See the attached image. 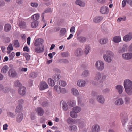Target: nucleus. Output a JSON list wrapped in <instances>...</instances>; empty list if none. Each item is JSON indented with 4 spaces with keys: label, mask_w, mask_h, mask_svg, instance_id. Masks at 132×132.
<instances>
[{
    "label": "nucleus",
    "mask_w": 132,
    "mask_h": 132,
    "mask_svg": "<svg viewBox=\"0 0 132 132\" xmlns=\"http://www.w3.org/2000/svg\"><path fill=\"white\" fill-rule=\"evenodd\" d=\"M77 84V85L79 87H83L85 86V82L84 80H78Z\"/></svg>",
    "instance_id": "obj_21"
},
{
    "label": "nucleus",
    "mask_w": 132,
    "mask_h": 132,
    "mask_svg": "<svg viewBox=\"0 0 132 132\" xmlns=\"http://www.w3.org/2000/svg\"><path fill=\"white\" fill-rule=\"evenodd\" d=\"M76 103V101L74 100H70L68 102L69 105L71 107H73L75 106Z\"/></svg>",
    "instance_id": "obj_36"
},
{
    "label": "nucleus",
    "mask_w": 132,
    "mask_h": 132,
    "mask_svg": "<svg viewBox=\"0 0 132 132\" xmlns=\"http://www.w3.org/2000/svg\"><path fill=\"white\" fill-rule=\"evenodd\" d=\"M7 50H9L12 51L13 50V47L12 44L10 43L7 48Z\"/></svg>",
    "instance_id": "obj_57"
},
{
    "label": "nucleus",
    "mask_w": 132,
    "mask_h": 132,
    "mask_svg": "<svg viewBox=\"0 0 132 132\" xmlns=\"http://www.w3.org/2000/svg\"><path fill=\"white\" fill-rule=\"evenodd\" d=\"M59 85L63 87H64L66 86L67 85L66 82L62 80H60L59 81Z\"/></svg>",
    "instance_id": "obj_54"
},
{
    "label": "nucleus",
    "mask_w": 132,
    "mask_h": 132,
    "mask_svg": "<svg viewBox=\"0 0 132 132\" xmlns=\"http://www.w3.org/2000/svg\"><path fill=\"white\" fill-rule=\"evenodd\" d=\"M75 28L74 26H72L70 29V32L71 33H74L75 32Z\"/></svg>",
    "instance_id": "obj_63"
},
{
    "label": "nucleus",
    "mask_w": 132,
    "mask_h": 132,
    "mask_svg": "<svg viewBox=\"0 0 132 132\" xmlns=\"http://www.w3.org/2000/svg\"><path fill=\"white\" fill-rule=\"evenodd\" d=\"M123 100L121 98H120L117 100L115 102V104L117 105H121L123 104Z\"/></svg>",
    "instance_id": "obj_20"
},
{
    "label": "nucleus",
    "mask_w": 132,
    "mask_h": 132,
    "mask_svg": "<svg viewBox=\"0 0 132 132\" xmlns=\"http://www.w3.org/2000/svg\"><path fill=\"white\" fill-rule=\"evenodd\" d=\"M48 82L49 85L51 86H53L55 85V83L53 80L51 78L48 79Z\"/></svg>",
    "instance_id": "obj_44"
},
{
    "label": "nucleus",
    "mask_w": 132,
    "mask_h": 132,
    "mask_svg": "<svg viewBox=\"0 0 132 132\" xmlns=\"http://www.w3.org/2000/svg\"><path fill=\"white\" fill-rule=\"evenodd\" d=\"M35 52L38 53H40L43 52L44 51V46L43 45H42L41 47H38L35 48Z\"/></svg>",
    "instance_id": "obj_22"
},
{
    "label": "nucleus",
    "mask_w": 132,
    "mask_h": 132,
    "mask_svg": "<svg viewBox=\"0 0 132 132\" xmlns=\"http://www.w3.org/2000/svg\"><path fill=\"white\" fill-rule=\"evenodd\" d=\"M75 3L76 4L78 5L84 7L85 5V3L83 2H82L80 0H76Z\"/></svg>",
    "instance_id": "obj_35"
},
{
    "label": "nucleus",
    "mask_w": 132,
    "mask_h": 132,
    "mask_svg": "<svg viewBox=\"0 0 132 132\" xmlns=\"http://www.w3.org/2000/svg\"><path fill=\"white\" fill-rule=\"evenodd\" d=\"M124 86L126 93L129 95L132 94V81L128 79L125 80Z\"/></svg>",
    "instance_id": "obj_1"
},
{
    "label": "nucleus",
    "mask_w": 132,
    "mask_h": 132,
    "mask_svg": "<svg viewBox=\"0 0 132 132\" xmlns=\"http://www.w3.org/2000/svg\"><path fill=\"white\" fill-rule=\"evenodd\" d=\"M96 69L98 70L102 71L104 69V65L103 62L101 61H97L95 64Z\"/></svg>",
    "instance_id": "obj_4"
},
{
    "label": "nucleus",
    "mask_w": 132,
    "mask_h": 132,
    "mask_svg": "<svg viewBox=\"0 0 132 132\" xmlns=\"http://www.w3.org/2000/svg\"><path fill=\"white\" fill-rule=\"evenodd\" d=\"M71 93L74 95L76 96L78 95L79 92L77 89L73 88L71 89Z\"/></svg>",
    "instance_id": "obj_38"
},
{
    "label": "nucleus",
    "mask_w": 132,
    "mask_h": 132,
    "mask_svg": "<svg viewBox=\"0 0 132 132\" xmlns=\"http://www.w3.org/2000/svg\"><path fill=\"white\" fill-rule=\"evenodd\" d=\"M97 101L101 103H103L105 99L101 95L98 96L97 98Z\"/></svg>",
    "instance_id": "obj_26"
},
{
    "label": "nucleus",
    "mask_w": 132,
    "mask_h": 132,
    "mask_svg": "<svg viewBox=\"0 0 132 132\" xmlns=\"http://www.w3.org/2000/svg\"><path fill=\"white\" fill-rule=\"evenodd\" d=\"M23 55L25 57L26 59L28 61L29 60L30 57L27 53H24L23 54Z\"/></svg>",
    "instance_id": "obj_51"
},
{
    "label": "nucleus",
    "mask_w": 132,
    "mask_h": 132,
    "mask_svg": "<svg viewBox=\"0 0 132 132\" xmlns=\"http://www.w3.org/2000/svg\"><path fill=\"white\" fill-rule=\"evenodd\" d=\"M35 111L38 115L42 116L44 113L43 109L41 107L37 108H36Z\"/></svg>",
    "instance_id": "obj_12"
},
{
    "label": "nucleus",
    "mask_w": 132,
    "mask_h": 132,
    "mask_svg": "<svg viewBox=\"0 0 132 132\" xmlns=\"http://www.w3.org/2000/svg\"><path fill=\"white\" fill-rule=\"evenodd\" d=\"M90 50V47L88 45L85 46L84 50V52L86 55H87L89 53Z\"/></svg>",
    "instance_id": "obj_32"
},
{
    "label": "nucleus",
    "mask_w": 132,
    "mask_h": 132,
    "mask_svg": "<svg viewBox=\"0 0 132 132\" xmlns=\"http://www.w3.org/2000/svg\"><path fill=\"white\" fill-rule=\"evenodd\" d=\"M48 86L47 84L45 82H42L40 83L39 86V89L41 90H43L48 88Z\"/></svg>",
    "instance_id": "obj_7"
},
{
    "label": "nucleus",
    "mask_w": 132,
    "mask_h": 132,
    "mask_svg": "<svg viewBox=\"0 0 132 132\" xmlns=\"http://www.w3.org/2000/svg\"><path fill=\"white\" fill-rule=\"evenodd\" d=\"M130 98L128 97H125L124 98L125 103L126 105H128L129 104L130 102Z\"/></svg>",
    "instance_id": "obj_34"
},
{
    "label": "nucleus",
    "mask_w": 132,
    "mask_h": 132,
    "mask_svg": "<svg viewBox=\"0 0 132 132\" xmlns=\"http://www.w3.org/2000/svg\"><path fill=\"white\" fill-rule=\"evenodd\" d=\"M14 46L15 48H18L20 46V44L18 40H15L13 41Z\"/></svg>",
    "instance_id": "obj_43"
},
{
    "label": "nucleus",
    "mask_w": 132,
    "mask_h": 132,
    "mask_svg": "<svg viewBox=\"0 0 132 132\" xmlns=\"http://www.w3.org/2000/svg\"><path fill=\"white\" fill-rule=\"evenodd\" d=\"M106 54H104L103 58L105 61L110 62L112 61L111 56L113 55V53L110 51H106Z\"/></svg>",
    "instance_id": "obj_2"
},
{
    "label": "nucleus",
    "mask_w": 132,
    "mask_h": 132,
    "mask_svg": "<svg viewBox=\"0 0 132 132\" xmlns=\"http://www.w3.org/2000/svg\"><path fill=\"white\" fill-rule=\"evenodd\" d=\"M31 5L34 7H36L38 6V4L37 3H31Z\"/></svg>",
    "instance_id": "obj_59"
},
{
    "label": "nucleus",
    "mask_w": 132,
    "mask_h": 132,
    "mask_svg": "<svg viewBox=\"0 0 132 132\" xmlns=\"http://www.w3.org/2000/svg\"><path fill=\"white\" fill-rule=\"evenodd\" d=\"M122 57L126 60L130 59L132 58V53H127L123 54L122 55Z\"/></svg>",
    "instance_id": "obj_11"
},
{
    "label": "nucleus",
    "mask_w": 132,
    "mask_h": 132,
    "mask_svg": "<svg viewBox=\"0 0 132 132\" xmlns=\"http://www.w3.org/2000/svg\"><path fill=\"white\" fill-rule=\"evenodd\" d=\"M39 16V14L38 13H37L34 14L32 16V17L33 18V19L34 20H35V21H36V20H38Z\"/></svg>",
    "instance_id": "obj_45"
},
{
    "label": "nucleus",
    "mask_w": 132,
    "mask_h": 132,
    "mask_svg": "<svg viewBox=\"0 0 132 132\" xmlns=\"http://www.w3.org/2000/svg\"><path fill=\"white\" fill-rule=\"evenodd\" d=\"M11 28V25L9 24H7L5 25L4 29L5 31L6 32L9 31Z\"/></svg>",
    "instance_id": "obj_25"
},
{
    "label": "nucleus",
    "mask_w": 132,
    "mask_h": 132,
    "mask_svg": "<svg viewBox=\"0 0 132 132\" xmlns=\"http://www.w3.org/2000/svg\"><path fill=\"white\" fill-rule=\"evenodd\" d=\"M107 76L106 75H102L101 78L100 80V82H103L106 79Z\"/></svg>",
    "instance_id": "obj_49"
},
{
    "label": "nucleus",
    "mask_w": 132,
    "mask_h": 132,
    "mask_svg": "<svg viewBox=\"0 0 132 132\" xmlns=\"http://www.w3.org/2000/svg\"><path fill=\"white\" fill-rule=\"evenodd\" d=\"M61 87L60 86L57 85H56L54 87V90L56 93L59 94L61 93Z\"/></svg>",
    "instance_id": "obj_23"
},
{
    "label": "nucleus",
    "mask_w": 132,
    "mask_h": 132,
    "mask_svg": "<svg viewBox=\"0 0 132 132\" xmlns=\"http://www.w3.org/2000/svg\"><path fill=\"white\" fill-rule=\"evenodd\" d=\"M7 115L8 116L11 117L12 118H14L15 116V115H14L13 113L10 112H9L7 113Z\"/></svg>",
    "instance_id": "obj_60"
},
{
    "label": "nucleus",
    "mask_w": 132,
    "mask_h": 132,
    "mask_svg": "<svg viewBox=\"0 0 132 132\" xmlns=\"http://www.w3.org/2000/svg\"><path fill=\"white\" fill-rule=\"evenodd\" d=\"M72 110L76 113H78L81 110V108L78 106H76L72 108Z\"/></svg>",
    "instance_id": "obj_39"
},
{
    "label": "nucleus",
    "mask_w": 132,
    "mask_h": 132,
    "mask_svg": "<svg viewBox=\"0 0 132 132\" xmlns=\"http://www.w3.org/2000/svg\"><path fill=\"white\" fill-rule=\"evenodd\" d=\"M89 71L87 70H85L84 71L82 74V76L83 77H87L89 75Z\"/></svg>",
    "instance_id": "obj_47"
},
{
    "label": "nucleus",
    "mask_w": 132,
    "mask_h": 132,
    "mask_svg": "<svg viewBox=\"0 0 132 132\" xmlns=\"http://www.w3.org/2000/svg\"><path fill=\"white\" fill-rule=\"evenodd\" d=\"M44 42V40L41 38L36 39L34 42V45L36 46H38L41 45Z\"/></svg>",
    "instance_id": "obj_10"
},
{
    "label": "nucleus",
    "mask_w": 132,
    "mask_h": 132,
    "mask_svg": "<svg viewBox=\"0 0 132 132\" xmlns=\"http://www.w3.org/2000/svg\"><path fill=\"white\" fill-rule=\"evenodd\" d=\"M113 41L115 43H118L121 41L120 36H116L113 38Z\"/></svg>",
    "instance_id": "obj_24"
},
{
    "label": "nucleus",
    "mask_w": 132,
    "mask_h": 132,
    "mask_svg": "<svg viewBox=\"0 0 132 132\" xmlns=\"http://www.w3.org/2000/svg\"><path fill=\"white\" fill-rule=\"evenodd\" d=\"M9 67L7 65H6L4 66L1 69V72L4 74L6 73L9 69Z\"/></svg>",
    "instance_id": "obj_30"
},
{
    "label": "nucleus",
    "mask_w": 132,
    "mask_h": 132,
    "mask_svg": "<svg viewBox=\"0 0 132 132\" xmlns=\"http://www.w3.org/2000/svg\"><path fill=\"white\" fill-rule=\"evenodd\" d=\"M23 115L22 113H20L19 114H18L16 117V121L18 122H20L22 120Z\"/></svg>",
    "instance_id": "obj_27"
},
{
    "label": "nucleus",
    "mask_w": 132,
    "mask_h": 132,
    "mask_svg": "<svg viewBox=\"0 0 132 132\" xmlns=\"http://www.w3.org/2000/svg\"><path fill=\"white\" fill-rule=\"evenodd\" d=\"M101 78V73L98 72H97L95 75V77H94V79L97 81H99L100 82V80Z\"/></svg>",
    "instance_id": "obj_29"
},
{
    "label": "nucleus",
    "mask_w": 132,
    "mask_h": 132,
    "mask_svg": "<svg viewBox=\"0 0 132 132\" xmlns=\"http://www.w3.org/2000/svg\"><path fill=\"white\" fill-rule=\"evenodd\" d=\"M78 39L79 42L83 43L86 41V38L84 37H78Z\"/></svg>",
    "instance_id": "obj_46"
},
{
    "label": "nucleus",
    "mask_w": 132,
    "mask_h": 132,
    "mask_svg": "<svg viewBox=\"0 0 132 132\" xmlns=\"http://www.w3.org/2000/svg\"><path fill=\"white\" fill-rule=\"evenodd\" d=\"M62 103V107L63 110L64 111H66L68 109V106L66 102L63 101H61V103Z\"/></svg>",
    "instance_id": "obj_28"
},
{
    "label": "nucleus",
    "mask_w": 132,
    "mask_h": 132,
    "mask_svg": "<svg viewBox=\"0 0 132 132\" xmlns=\"http://www.w3.org/2000/svg\"><path fill=\"white\" fill-rule=\"evenodd\" d=\"M116 90L118 92L119 94H121L123 91V87L120 85H118L116 86Z\"/></svg>",
    "instance_id": "obj_13"
},
{
    "label": "nucleus",
    "mask_w": 132,
    "mask_h": 132,
    "mask_svg": "<svg viewBox=\"0 0 132 132\" xmlns=\"http://www.w3.org/2000/svg\"><path fill=\"white\" fill-rule=\"evenodd\" d=\"M26 91V88L23 86H20L19 87L18 89V93L20 95H24Z\"/></svg>",
    "instance_id": "obj_9"
},
{
    "label": "nucleus",
    "mask_w": 132,
    "mask_h": 132,
    "mask_svg": "<svg viewBox=\"0 0 132 132\" xmlns=\"http://www.w3.org/2000/svg\"><path fill=\"white\" fill-rule=\"evenodd\" d=\"M37 76V75L36 73L32 72L30 73L29 76V77L31 78H34L36 77Z\"/></svg>",
    "instance_id": "obj_48"
},
{
    "label": "nucleus",
    "mask_w": 132,
    "mask_h": 132,
    "mask_svg": "<svg viewBox=\"0 0 132 132\" xmlns=\"http://www.w3.org/2000/svg\"><path fill=\"white\" fill-rule=\"evenodd\" d=\"M82 54L83 52L82 50L80 48H78L76 50L75 53V55L77 56L81 55Z\"/></svg>",
    "instance_id": "obj_17"
},
{
    "label": "nucleus",
    "mask_w": 132,
    "mask_h": 132,
    "mask_svg": "<svg viewBox=\"0 0 132 132\" xmlns=\"http://www.w3.org/2000/svg\"><path fill=\"white\" fill-rule=\"evenodd\" d=\"M61 93L62 94H65L67 92L65 88L61 89Z\"/></svg>",
    "instance_id": "obj_62"
},
{
    "label": "nucleus",
    "mask_w": 132,
    "mask_h": 132,
    "mask_svg": "<svg viewBox=\"0 0 132 132\" xmlns=\"http://www.w3.org/2000/svg\"><path fill=\"white\" fill-rule=\"evenodd\" d=\"M108 41V40L106 38L101 39L99 40L100 43L102 45H104L106 44Z\"/></svg>",
    "instance_id": "obj_33"
},
{
    "label": "nucleus",
    "mask_w": 132,
    "mask_h": 132,
    "mask_svg": "<svg viewBox=\"0 0 132 132\" xmlns=\"http://www.w3.org/2000/svg\"><path fill=\"white\" fill-rule=\"evenodd\" d=\"M52 12V10L50 8H48L44 11V12L42 14V20L44 22H45V20L44 19V14L45 13H51Z\"/></svg>",
    "instance_id": "obj_15"
},
{
    "label": "nucleus",
    "mask_w": 132,
    "mask_h": 132,
    "mask_svg": "<svg viewBox=\"0 0 132 132\" xmlns=\"http://www.w3.org/2000/svg\"><path fill=\"white\" fill-rule=\"evenodd\" d=\"M39 24V22L37 21H35L31 22V26L32 28H35L38 26Z\"/></svg>",
    "instance_id": "obj_31"
},
{
    "label": "nucleus",
    "mask_w": 132,
    "mask_h": 132,
    "mask_svg": "<svg viewBox=\"0 0 132 132\" xmlns=\"http://www.w3.org/2000/svg\"><path fill=\"white\" fill-rule=\"evenodd\" d=\"M122 122L124 126L128 120V114L126 112H123L120 114Z\"/></svg>",
    "instance_id": "obj_3"
},
{
    "label": "nucleus",
    "mask_w": 132,
    "mask_h": 132,
    "mask_svg": "<svg viewBox=\"0 0 132 132\" xmlns=\"http://www.w3.org/2000/svg\"><path fill=\"white\" fill-rule=\"evenodd\" d=\"M18 25L20 28L22 29H25L26 27V23L23 21H20Z\"/></svg>",
    "instance_id": "obj_16"
},
{
    "label": "nucleus",
    "mask_w": 132,
    "mask_h": 132,
    "mask_svg": "<svg viewBox=\"0 0 132 132\" xmlns=\"http://www.w3.org/2000/svg\"><path fill=\"white\" fill-rule=\"evenodd\" d=\"M132 39V33H129L125 35L123 38L124 41L127 42L130 41Z\"/></svg>",
    "instance_id": "obj_8"
},
{
    "label": "nucleus",
    "mask_w": 132,
    "mask_h": 132,
    "mask_svg": "<svg viewBox=\"0 0 132 132\" xmlns=\"http://www.w3.org/2000/svg\"><path fill=\"white\" fill-rule=\"evenodd\" d=\"M127 3L130 4L131 6H132V0H126Z\"/></svg>",
    "instance_id": "obj_64"
},
{
    "label": "nucleus",
    "mask_w": 132,
    "mask_h": 132,
    "mask_svg": "<svg viewBox=\"0 0 132 132\" xmlns=\"http://www.w3.org/2000/svg\"><path fill=\"white\" fill-rule=\"evenodd\" d=\"M100 11L101 13L103 14H106L109 13V9L107 6H103L101 8Z\"/></svg>",
    "instance_id": "obj_5"
},
{
    "label": "nucleus",
    "mask_w": 132,
    "mask_h": 132,
    "mask_svg": "<svg viewBox=\"0 0 132 132\" xmlns=\"http://www.w3.org/2000/svg\"><path fill=\"white\" fill-rule=\"evenodd\" d=\"M8 125L7 124H5L3 125V130H6L8 129Z\"/></svg>",
    "instance_id": "obj_58"
},
{
    "label": "nucleus",
    "mask_w": 132,
    "mask_h": 132,
    "mask_svg": "<svg viewBox=\"0 0 132 132\" xmlns=\"http://www.w3.org/2000/svg\"><path fill=\"white\" fill-rule=\"evenodd\" d=\"M126 17L124 16L121 17H120L118 18L117 20V21L119 22H120L121 21H124L126 20Z\"/></svg>",
    "instance_id": "obj_56"
},
{
    "label": "nucleus",
    "mask_w": 132,
    "mask_h": 132,
    "mask_svg": "<svg viewBox=\"0 0 132 132\" xmlns=\"http://www.w3.org/2000/svg\"><path fill=\"white\" fill-rule=\"evenodd\" d=\"M60 75L55 74L53 77V79L55 81H57L60 79Z\"/></svg>",
    "instance_id": "obj_50"
},
{
    "label": "nucleus",
    "mask_w": 132,
    "mask_h": 132,
    "mask_svg": "<svg viewBox=\"0 0 132 132\" xmlns=\"http://www.w3.org/2000/svg\"><path fill=\"white\" fill-rule=\"evenodd\" d=\"M67 121L68 123L70 124L73 123L75 122L74 120L71 118H68L67 120Z\"/></svg>",
    "instance_id": "obj_52"
},
{
    "label": "nucleus",
    "mask_w": 132,
    "mask_h": 132,
    "mask_svg": "<svg viewBox=\"0 0 132 132\" xmlns=\"http://www.w3.org/2000/svg\"><path fill=\"white\" fill-rule=\"evenodd\" d=\"M70 116L72 118H76L78 116L76 113L73 111L70 112Z\"/></svg>",
    "instance_id": "obj_37"
},
{
    "label": "nucleus",
    "mask_w": 132,
    "mask_h": 132,
    "mask_svg": "<svg viewBox=\"0 0 132 132\" xmlns=\"http://www.w3.org/2000/svg\"><path fill=\"white\" fill-rule=\"evenodd\" d=\"M103 19V17L102 16H97L94 18L93 21L95 23H98L100 22Z\"/></svg>",
    "instance_id": "obj_19"
},
{
    "label": "nucleus",
    "mask_w": 132,
    "mask_h": 132,
    "mask_svg": "<svg viewBox=\"0 0 132 132\" xmlns=\"http://www.w3.org/2000/svg\"><path fill=\"white\" fill-rule=\"evenodd\" d=\"M21 84L18 80H17L14 82V85L16 87H20Z\"/></svg>",
    "instance_id": "obj_55"
},
{
    "label": "nucleus",
    "mask_w": 132,
    "mask_h": 132,
    "mask_svg": "<svg viewBox=\"0 0 132 132\" xmlns=\"http://www.w3.org/2000/svg\"><path fill=\"white\" fill-rule=\"evenodd\" d=\"M69 130L71 131H75L77 129L76 126L74 125L70 126L69 127Z\"/></svg>",
    "instance_id": "obj_41"
},
{
    "label": "nucleus",
    "mask_w": 132,
    "mask_h": 132,
    "mask_svg": "<svg viewBox=\"0 0 132 132\" xmlns=\"http://www.w3.org/2000/svg\"><path fill=\"white\" fill-rule=\"evenodd\" d=\"M15 56V53L14 52H12L10 53L9 55V57L10 59V60L13 59L14 57Z\"/></svg>",
    "instance_id": "obj_53"
},
{
    "label": "nucleus",
    "mask_w": 132,
    "mask_h": 132,
    "mask_svg": "<svg viewBox=\"0 0 132 132\" xmlns=\"http://www.w3.org/2000/svg\"><path fill=\"white\" fill-rule=\"evenodd\" d=\"M128 45L126 44H125L123 45L122 48H119L118 51V52L119 53H122L125 52L127 51Z\"/></svg>",
    "instance_id": "obj_18"
},
{
    "label": "nucleus",
    "mask_w": 132,
    "mask_h": 132,
    "mask_svg": "<svg viewBox=\"0 0 132 132\" xmlns=\"http://www.w3.org/2000/svg\"><path fill=\"white\" fill-rule=\"evenodd\" d=\"M66 32V29L65 28H62L60 30V35L61 36L64 35Z\"/></svg>",
    "instance_id": "obj_42"
},
{
    "label": "nucleus",
    "mask_w": 132,
    "mask_h": 132,
    "mask_svg": "<svg viewBox=\"0 0 132 132\" xmlns=\"http://www.w3.org/2000/svg\"><path fill=\"white\" fill-rule=\"evenodd\" d=\"M22 106L21 105H19L17 106L16 110H15V112L17 113L21 111L22 110Z\"/></svg>",
    "instance_id": "obj_40"
},
{
    "label": "nucleus",
    "mask_w": 132,
    "mask_h": 132,
    "mask_svg": "<svg viewBox=\"0 0 132 132\" xmlns=\"http://www.w3.org/2000/svg\"><path fill=\"white\" fill-rule=\"evenodd\" d=\"M61 62H62L64 63H66L68 62V61L67 60L65 59H61L60 60Z\"/></svg>",
    "instance_id": "obj_61"
},
{
    "label": "nucleus",
    "mask_w": 132,
    "mask_h": 132,
    "mask_svg": "<svg viewBox=\"0 0 132 132\" xmlns=\"http://www.w3.org/2000/svg\"><path fill=\"white\" fill-rule=\"evenodd\" d=\"M100 129V127L97 125H94L92 127V132H98Z\"/></svg>",
    "instance_id": "obj_14"
},
{
    "label": "nucleus",
    "mask_w": 132,
    "mask_h": 132,
    "mask_svg": "<svg viewBox=\"0 0 132 132\" xmlns=\"http://www.w3.org/2000/svg\"><path fill=\"white\" fill-rule=\"evenodd\" d=\"M8 74L9 76L11 77H15L17 75L16 71L13 69H10L8 72Z\"/></svg>",
    "instance_id": "obj_6"
}]
</instances>
